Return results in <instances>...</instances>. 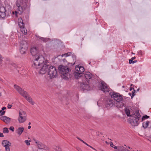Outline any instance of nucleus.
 Listing matches in <instances>:
<instances>
[{
  "label": "nucleus",
  "instance_id": "34",
  "mask_svg": "<svg viewBox=\"0 0 151 151\" xmlns=\"http://www.w3.org/2000/svg\"><path fill=\"white\" fill-rule=\"evenodd\" d=\"M5 112V111H2V110H0V115L1 116H2V115H4V114Z\"/></svg>",
  "mask_w": 151,
  "mask_h": 151
},
{
  "label": "nucleus",
  "instance_id": "11",
  "mask_svg": "<svg viewBox=\"0 0 151 151\" xmlns=\"http://www.w3.org/2000/svg\"><path fill=\"white\" fill-rule=\"evenodd\" d=\"M14 88L18 93L23 96L25 97L27 94V93L22 88L17 85H14Z\"/></svg>",
  "mask_w": 151,
  "mask_h": 151
},
{
  "label": "nucleus",
  "instance_id": "29",
  "mask_svg": "<svg viewBox=\"0 0 151 151\" xmlns=\"http://www.w3.org/2000/svg\"><path fill=\"white\" fill-rule=\"evenodd\" d=\"M54 149L55 151H62L61 149L58 146H56Z\"/></svg>",
  "mask_w": 151,
  "mask_h": 151
},
{
  "label": "nucleus",
  "instance_id": "30",
  "mask_svg": "<svg viewBox=\"0 0 151 151\" xmlns=\"http://www.w3.org/2000/svg\"><path fill=\"white\" fill-rule=\"evenodd\" d=\"M11 145H7L6 146H5V149L6 151H10V148L9 146Z\"/></svg>",
  "mask_w": 151,
  "mask_h": 151
},
{
  "label": "nucleus",
  "instance_id": "54",
  "mask_svg": "<svg viewBox=\"0 0 151 151\" xmlns=\"http://www.w3.org/2000/svg\"><path fill=\"white\" fill-rule=\"evenodd\" d=\"M129 95L130 96H131V93H129Z\"/></svg>",
  "mask_w": 151,
  "mask_h": 151
},
{
  "label": "nucleus",
  "instance_id": "38",
  "mask_svg": "<svg viewBox=\"0 0 151 151\" xmlns=\"http://www.w3.org/2000/svg\"><path fill=\"white\" fill-rule=\"evenodd\" d=\"M3 58L1 56V57H0V64L2 62V59Z\"/></svg>",
  "mask_w": 151,
  "mask_h": 151
},
{
  "label": "nucleus",
  "instance_id": "50",
  "mask_svg": "<svg viewBox=\"0 0 151 151\" xmlns=\"http://www.w3.org/2000/svg\"><path fill=\"white\" fill-rule=\"evenodd\" d=\"M113 148H114V149H116L117 148V147L116 146H114V147H113Z\"/></svg>",
  "mask_w": 151,
  "mask_h": 151
},
{
  "label": "nucleus",
  "instance_id": "13",
  "mask_svg": "<svg viewBox=\"0 0 151 151\" xmlns=\"http://www.w3.org/2000/svg\"><path fill=\"white\" fill-rule=\"evenodd\" d=\"M106 106L108 108L112 107L115 104V102L110 98H108L106 100Z\"/></svg>",
  "mask_w": 151,
  "mask_h": 151
},
{
  "label": "nucleus",
  "instance_id": "8",
  "mask_svg": "<svg viewBox=\"0 0 151 151\" xmlns=\"http://www.w3.org/2000/svg\"><path fill=\"white\" fill-rule=\"evenodd\" d=\"M58 70L59 72L61 74L67 78L66 76L68 75L69 71V69L68 66L62 65H60L58 68Z\"/></svg>",
  "mask_w": 151,
  "mask_h": 151
},
{
  "label": "nucleus",
  "instance_id": "37",
  "mask_svg": "<svg viewBox=\"0 0 151 151\" xmlns=\"http://www.w3.org/2000/svg\"><path fill=\"white\" fill-rule=\"evenodd\" d=\"M138 54L139 55H142V51L141 50H140L139 52H138Z\"/></svg>",
  "mask_w": 151,
  "mask_h": 151
},
{
  "label": "nucleus",
  "instance_id": "2",
  "mask_svg": "<svg viewBox=\"0 0 151 151\" xmlns=\"http://www.w3.org/2000/svg\"><path fill=\"white\" fill-rule=\"evenodd\" d=\"M130 107L126 108L125 110V113L127 116L131 117V121L130 123L131 124L134 126H137L139 123V120L141 116L139 111H137L132 115H130Z\"/></svg>",
  "mask_w": 151,
  "mask_h": 151
},
{
  "label": "nucleus",
  "instance_id": "7",
  "mask_svg": "<svg viewBox=\"0 0 151 151\" xmlns=\"http://www.w3.org/2000/svg\"><path fill=\"white\" fill-rule=\"evenodd\" d=\"M109 95L111 98L114 99V100L118 102L122 101L123 99L122 96L120 94L114 92H110Z\"/></svg>",
  "mask_w": 151,
  "mask_h": 151
},
{
  "label": "nucleus",
  "instance_id": "17",
  "mask_svg": "<svg viewBox=\"0 0 151 151\" xmlns=\"http://www.w3.org/2000/svg\"><path fill=\"white\" fill-rule=\"evenodd\" d=\"M76 70L82 74V73L84 72V68L83 66L77 65L76 66Z\"/></svg>",
  "mask_w": 151,
  "mask_h": 151
},
{
  "label": "nucleus",
  "instance_id": "46",
  "mask_svg": "<svg viewBox=\"0 0 151 151\" xmlns=\"http://www.w3.org/2000/svg\"><path fill=\"white\" fill-rule=\"evenodd\" d=\"M6 109V108L5 107H3L2 108V110H4L5 109Z\"/></svg>",
  "mask_w": 151,
  "mask_h": 151
},
{
  "label": "nucleus",
  "instance_id": "57",
  "mask_svg": "<svg viewBox=\"0 0 151 151\" xmlns=\"http://www.w3.org/2000/svg\"><path fill=\"white\" fill-rule=\"evenodd\" d=\"M106 142L107 144H109V143H108V142H107L106 141Z\"/></svg>",
  "mask_w": 151,
  "mask_h": 151
},
{
  "label": "nucleus",
  "instance_id": "26",
  "mask_svg": "<svg viewBox=\"0 0 151 151\" xmlns=\"http://www.w3.org/2000/svg\"><path fill=\"white\" fill-rule=\"evenodd\" d=\"M3 132L4 133H8L9 132V130H8V128L6 127H4L3 129Z\"/></svg>",
  "mask_w": 151,
  "mask_h": 151
},
{
  "label": "nucleus",
  "instance_id": "10",
  "mask_svg": "<svg viewBox=\"0 0 151 151\" xmlns=\"http://www.w3.org/2000/svg\"><path fill=\"white\" fill-rule=\"evenodd\" d=\"M18 25L20 28L21 32L24 35H26L27 34V30L24 27V24L21 18L18 20Z\"/></svg>",
  "mask_w": 151,
  "mask_h": 151
},
{
  "label": "nucleus",
  "instance_id": "25",
  "mask_svg": "<svg viewBox=\"0 0 151 151\" xmlns=\"http://www.w3.org/2000/svg\"><path fill=\"white\" fill-rule=\"evenodd\" d=\"M82 73H80L79 72H76L74 73L75 76L77 78H78V77H80L81 76H82L81 75Z\"/></svg>",
  "mask_w": 151,
  "mask_h": 151
},
{
  "label": "nucleus",
  "instance_id": "39",
  "mask_svg": "<svg viewBox=\"0 0 151 151\" xmlns=\"http://www.w3.org/2000/svg\"><path fill=\"white\" fill-rule=\"evenodd\" d=\"M12 104H9L8 105L7 107L8 109H10L12 107Z\"/></svg>",
  "mask_w": 151,
  "mask_h": 151
},
{
  "label": "nucleus",
  "instance_id": "31",
  "mask_svg": "<svg viewBox=\"0 0 151 151\" xmlns=\"http://www.w3.org/2000/svg\"><path fill=\"white\" fill-rule=\"evenodd\" d=\"M30 141H31V140H26L24 142L27 145H30V143H29Z\"/></svg>",
  "mask_w": 151,
  "mask_h": 151
},
{
  "label": "nucleus",
  "instance_id": "14",
  "mask_svg": "<svg viewBox=\"0 0 151 151\" xmlns=\"http://www.w3.org/2000/svg\"><path fill=\"white\" fill-rule=\"evenodd\" d=\"M34 141L36 143L39 149H47V146L41 142L34 139Z\"/></svg>",
  "mask_w": 151,
  "mask_h": 151
},
{
  "label": "nucleus",
  "instance_id": "32",
  "mask_svg": "<svg viewBox=\"0 0 151 151\" xmlns=\"http://www.w3.org/2000/svg\"><path fill=\"white\" fill-rule=\"evenodd\" d=\"M149 117V116L145 115L143 116L142 118V120L143 121V119H147Z\"/></svg>",
  "mask_w": 151,
  "mask_h": 151
},
{
  "label": "nucleus",
  "instance_id": "36",
  "mask_svg": "<svg viewBox=\"0 0 151 151\" xmlns=\"http://www.w3.org/2000/svg\"><path fill=\"white\" fill-rule=\"evenodd\" d=\"M9 129L10 130L12 131V132H14V128L12 126Z\"/></svg>",
  "mask_w": 151,
  "mask_h": 151
},
{
  "label": "nucleus",
  "instance_id": "22",
  "mask_svg": "<svg viewBox=\"0 0 151 151\" xmlns=\"http://www.w3.org/2000/svg\"><path fill=\"white\" fill-rule=\"evenodd\" d=\"M149 124H151V122L149 121H147L146 122H144L142 123V126L143 128L145 129L146 128L149 126Z\"/></svg>",
  "mask_w": 151,
  "mask_h": 151
},
{
  "label": "nucleus",
  "instance_id": "52",
  "mask_svg": "<svg viewBox=\"0 0 151 151\" xmlns=\"http://www.w3.org/2000/svg\"><path fill=\"white\" fill-rule=\"evenodd\" d=\"M63 61L64 62H65V61H66V60L65 59H63Z\"/></svg>",
  "mask_w": 151,
  "mask_h": 151
},
{
  "label": "nucleus",
  "instance_id": "24",
  "mask_svg": "<svg viewBox=\"0 0 151 151\" xmlns=\"http://www.w3.org/2000/svg\"><path fill=\"white\" fill-rule=\"evenodd\" d=\"M36 37H38L40 40H42L43 42H46L48 40V38H44L37 36H36Z\"/></svg>",
  "mask_w": 151,
  "mask_h": 151
},
{
  "label": "nucleus",
  "instance_id": "21",
  "mask_svg": "<svg viewBox=\"0 0 151 151\" xmlns=\"http://www.w3.org/2000/svg\"><path fill=\"white\" fill-rule=\"evenodd\" d=\"M2 145L4 146H6L7 145H11V143L8 140H3L1 143Z\"/></svg>",
  "mask_w": 151,
  "mask_h": 151
},
{
  "label": "nucleus",
  "instance_id": "55",
  "mask_svg": "<svg viewBox=\"0 0 151 151\" xmlns=\"http://www.w3.org/2000/svg\"><path fill=\"white\" fill-rule=\"evenodd\" d=\"M31 124V122H29V123L28 125H29Z\"/></svg>",
  "mask_w": 151,
  "mask_h": 151
},
{
  "label": "nucleus",
  "instance_id": "12",
  "mask_svg": "<svg viewBox=\"0 0 151 151\" xmlns=\"http://www.w3.org/2000/svg\"><path fill=\"white\" fill-rule=\"evenodd\" d=\"M50 65H47V62H45L42 66L40 68L39 71V73L41 74H45L46 72H48V70Z\"/></svg>",
  "mask_w": 151,
  "mask_h": 151
},
{
  "label": "nucleus",
  "instance_id": "45",
  "mask_svg": "<svg viewBox=\"0 0 151 151\" xmlns=\"http://www.w3.org/2000/svg\"><path fill=\"white\" fill-rule=\"evenodd\" d=\"M76 149L79 151H81V149L78 147H77Z\"/></svg>",
  "mask_w": 151,
  "mask_h": 151
},
{
  "label": "nucleus",
  "instance_id": "56",
  "mask_svg": "<svg viewBox=\"0 0 151 151\" xmlns=\"http://www.w3.org/2000/svg\"><path fill=\"white\" fill-rule=\"evenodd\" d=\"M132 89H134V88H131L130 90H131Z\"/></svg>",
  "mask_w": 151,
  "mask_h": 151
},
{
  "label": "nucleus",
  "instance_id": "18",
  "mask_svg": "<svg viewBox=\"0 0 151 151\" xmlns=\"http://www.w3.org/2000/svg\"><path fill=\"white\" fill-rule=\"evenodd\" d=\"M24 97L30 104L32 105L34 104V102L33 101L32 98L28 95V94Z\"/></svg>",
  "mask_w": 151,
  "mask_h": 151
},
{
  "label": "nucleus",
  "instance_id": "61",
  "mask_svg": "<svg viewBox=\"0 0 151 151\" xmlns=\"http://www.w3.org/2000/svg\"><path fill=\"white\" fill-rule=\"evenodd\" d=\"M1 55H0V57H1Z\"/></svg>",
  "mask_w": 151,
  "mask_h": 151
},
{
  "label": "nucleus",
  "instance_id": "28",
  "mask_svg": "<svg viewBox=\"0 0 151 151\" xmlns=\"http://www.w3.org/2000/svg\"><path fill=\"white\" fill-rule=\"evenodd\" d=\"M71 54V52H68L67 53L62 54V56L63 57V56H64L65 55L66 57H67V56H68L70 55Z\"/></svg>",
  "mask_w": 151,
  "mask_h": 151
},
{
  "label": "nucleus",
  "instance_id": "33",
  "mask_svg": "<svg viewBox=\"0 0 151 151\" xmlns=\"http://www.w3.org/2000/svg\"><path fill=\"white\" fill-rule=\"evenodd\" d=\"M135 90L133 89V90L132 91V95L131 96V99H132L133 97L135 95Z\"/></svg>",
  "mask_w": 151,
  "mask_h": 151
},
{
  "label": "nucleus",
  "instance_id": "27",
  "mask_svg": "<svg viewBox=\"0 0 151 151\" xmlns=\"http://www.w3.org/2000/svg\"><path fill=\"white\" fill-rule=\"evenodd\" d=\"M54 43L58 44H59L61 43V42L60 41L56 39H54Z\"/></svg>",
  "mask_w": 151,
  "mask_h": 151
},
{
  "label": "nucleus",
  "instance_id": "23",
  "mask_svg": "<svg viewBox=\"0 0 151 151\" xmlns=\"http://www.w3.org/2000/svg\"><path fill=\"white\" fill-rule=\"evenodd\" d=\"M19 116L24 117L27 118V114L26 112L22 110H20L19 112Z\"/></svg>",
  "mask_w": 151,
  "mask_h": 151
},
{
  "label": "nucleus",
  "instance_id": "42",
  "mask_svg": "<svg viewBox=\"0 0 151 151\" xmlns=\"http://www.w3.org/2000/svg\"><path fill=\"white\" fill-rule=\"evenodd\" d=\"M88 146L89 147H90V148H92L94 150H95L96 151L97 150L95 149L94 148H93V147H92V146H91L90 145H89V146Z\"/></svg>",
  "mask_w": 151,
  "mask_h": 151
},
{
  "label": "nucleus",
  "instance_id": "5",
  "mask_svg": "<svg viewBox=\"0 0 151 151\" xmlns=\"http://www.w3.org/2000/svg\"><path fill=\"white\" fill-rule=\"evenodd\" d=\"M47 73L50 79L55 78L58 75V72L56 68L52 65L49 66Z\"/></svg>",
  "mask_w": 151,
  "mask_h": 151
},
{
  "label": "nucleus",
  "instance_id": "4",
  "mask_svg": "<svg viewBox=\"0 0 151 151\" xmlns=\"http://www.w3.org/2000/svg\"><path fill=\"white\" fill-rule=\"evenodd\" d=\"M92 75L91 73L89 72H86L85 73L84 77L86 78L87 82L86 84L83 83L80 85L81 88L83 90H91V89L88 85L89 83L88 81L91 78Z\"/></svg>",
  "mask_w": 151,
  "mask_h": 151
},
{
  "label": "nucleus",
  "instance_id": "44",
  "mask_svg": "<svg viewBox=\"0 0 151 151\" xmlns=\"http://www.w3.org/2000/svg\"><path fill=\"white\" fill-rule=\"evenodd\" d=\"M77 138L79 140H80L82 142H83L84 141L82 139H81V138H80L79 137H77Z\"/></svg>",
  "mask_w": 151,
  "mask_h": 151
},
{
  "label": "nucleus",
  "instance_id": "48",
  "mask_svg": "<svg viewBox=\"0 0 151 151\" xmlns=\"http://www.w3.org/2000/svg\"><path fill=\"white\" fill-rule=\"evenodd\" d=\"M136 58L135 57H133L131 58V59L133 60L135 59Z\"/></svg>",
  "mask_w": 151,
  "mask_h": 151
},
{
  "label": "nucleus",
  "instance_id": "15",
  "mask_svg": "<svg viewBox=\"0 0 151 151\" xmlns=\"http://www.w3.org/2000/svg\"><path fill=\"white\" fill-rule=\"evenodd\" d=\"M5 8L3 7L0 8V19H2L6 16Z\"/></svg>",
  "mask_w": 151,
  "mask_h": 151
},
{
  "label": "nucleus",
  "instance_id": "43",
  "mask_svg": "<svg viewBox=\"0 0 151 151\" xmlns=\"http://www.w3.org/2000/svg\"><path fill=\"white\" fill-rule=\"evenodd\" d=\"M4 137V135L3 134V133L1 132H0V137Z\"/></svg>",
  "mask_w": 151,
  "mask_h": 151
},
{
  "label": "nucleus",
  "instance_id": "59",
  "mask_svg": "<svg viewBox=\"0 0 151 151\" xmlns=\"http://www.w3.org/2000/svg\"><path fill=\"white\" fill-rule=\"evenodd\" d=\"M1 96V93L0 92V96Z\"/></svg>",
  "mask_w": 151,
  "mask_h": 151
},
{
  "label": "nucleus",
  "instance_id": "9",
  "mask_svg": "<svg viewBox=\"0 0 151 151\" xmlns=\"http://www.w3.org/2000/svg\"><path fill=\"white\" fill-rule=\"evenodd\" d=\"M100 88L101 90L104 92H108L109 91V88L106 84L103 81L99 83Z\"/></svg>",
  "mask_w": 151,
  "mask_h": 151
},
{
  "label": "nucleus",
  "instance_id": "40",
  "mask_svg": "<svg viewBox=\"0 0 151 151\" xmlns=\"http://www.w3.org/2000/svg\"><path fill=\"white\" fill-rule=\"evenodd\" d=\"M133 60H132V59H129V63L130 64H131V63H133Z\"/></svg>",
  "mask_w": 151,
  "mask_h": 151
},
{
  "label": "nucleus",
  "instance_id": "53",
  "mask_svg": "<svg viewBox=\"0 0 151 151\" xmlns=\"http://www.w3.org/2000/svg\"><path fill=\"white\" fill-rule=\"evenodd\" d=\"M127 147L129 149H130V147H129V146H127Z\"/></svg>",
  "mask_w": 151,
  "mask_h": 151
},
{
  "label": "nucleus",
  "instance_id": "35",
  "mask_svg": "<svg viewBox=\"0 0 151 151\" xmlns=\"http://www.w3.org/2000/svg\"><path fill=\"white\" fill-rule=\"evenodd\" d=\"M72 58H73V60L76 61V56L75 55H72Z\"/></svg>",
  "mask_w": 151,
  "mask_h": 151
},
{
  "label": "nucleus",
  "instance_id": "58",
  "mask_svg": "<svg viewBox=\"0 0 151 151\" xmlns=\"http://www.w3.org/2000/svg\"><path fill=\"white\" fill-rule=\"evenodd\" d=\"M139 88H138V89H137V91H139Z\"/></svg>",
  "mask_w": 151,
  "mask_h": 151
},
{
  "label": "nucleus",
  "instance_id": "49",
  "mask_svg": "<svg viewBox=\"0 0 151 151\" xmlns=\"http://www.w3.org/2000/svg\"><path fill=\"white\" fill-rule=\"evenodd\" d=\"M137 62V60H135L134 61H133V63H136Z\"/></svg>",
  "mask_w": 151,
  "mask_h": 151
},
{
  "label": "nucleus",
  "instance_id": "1",
  "mask_svg": "<svg viewBox=\"0 0 151 151\" xmlns=\"http://www.w3.org/2000/svg\"><path fill=\"white\" fill-rule=\"evenodd\" d=\"M30 52L33 56L32 66L36 69L39 68L44 62V58L39 54L36 47H32L30 49Z\"/></svg>",
  "mask_w": 151,
  "mask_h": 151
},
{
  "label": "nucleus",
  "instance_id": "47",
  "mask_svg": "<svg viewBox=\"0 0 151 151\" xmlns=\"http://www.w3.org/2000/svg\"><path fill=\"white\" fill-rule=\"evenodd\" d=\"M83 143H84V144H85V145H86L87 146H89V145L87 144L86 143V142H85L84 141H83Z\"/></svg>",
  "mask_w": 151,
  "mask_h": 151
},
{
  "label": "nucleus",
  "instance_id": "16",
  "mask_svg": "<svg viewBox=\"0 0 151 151\" xmlns=\"http://www.w3.org/2000/svg\"><path fill=\"white\" fill-rule=\"evenodd\" d=\"M0 119L6 124H8L10 122L11 119L6 116H2L0 118Z\"/></svg>",
  "mask_w": 151,
  "mask_h": 151
},
{
  "label": "nucleus",
  "instance_id": "19",
  "mask_svg": "<svg viewBox=\"0 0 151 151\" xmlns=\"http://www.w3.org/2000/svg\"><path fill=\"white\" fill-rule=\"evenodd\" d=\"M27 118L21 116H19L18 120L19 123H22L24 122L26 120Z\"/></svg>",
  "mask_w": 151,
  "mask_h": 151
},
{
  "label": "nucleus",
  "instance_id": "51",
  "mask_svg": "<svg viewBox=\"0 0 151 151\" xmlns=\"http://www.w3.org/2000/svg\"><path fill=\"white\" fill-rule=\"evenodd\" d=\"M31 128V126L29 125V126L28 127V128L29 129H30Z\"/></svg>",
  "mask_w": 151,
  "mask_h": 151
},
{
  "label": "nucleus",
  "instance_id": "3",
  "mask_svg": "<svg viewBox=\"0 0 151 151\" xmlns=\"http://www.w3.org/2000/svg\"><path fill=\"white\" fill-rule=\"evenodd\" d=\"M27 1L26 0H17V6L19 14H22L26 9L27 6Z\"/></svg>",
  "mask_w": 151,
  "mask_h": 151
},
{
  "label": "nucleus",
  "instance_id": "20",
  "mask_svg": "<svg viewBox=\"0 0 151 151\" xmlns=\"http://www.w3.org/2000/svg\"><path fill=\"white\" fill-rule=\"evenodd\" d=\"M24 130V128L22 127H19L16 130V133L20 136L23 132Z\"/></svg>",
  "mask_w": 151,
  "mask_h": 151
},
{
  "label": "nucleus",
  "instance_id": "41",
  "mask_svg": "<svg viewBox=\"0 0 151 151\" xmlns=\"http://www.w3.org/2000/svg\"><path fill=\"white\" fill-rule=\"evenodd\" d=\"M110 146L112 147H114V145L113 144V143L112 142H111L109 143Z\"/></svg>",
  "mask_w": 151,
  "mask_h": 151
},
{
  "label": "nucleus",
  "instance_id": "6",
  "mask_svg": "<svg viewBox=\"0 0 151 151\" xmlns=\"http://www.w3.org/2000/svg\"><path fill=\"white\" fill-rule=\"evenodd\" d=\"M27 40H22L20 43V52L23 54L26 53L27 49Z\"/></svg>",
  "mask_w": 151,
  "mask_h": 151
},
{
  "label": "nucleus",
  "instance_id": "60",
  "mask_svg": "<svg viewBox=\"0 0 151 151\" xmlns=\"http://www.w3.org/2000/svg\"><path fill=\"white\" fill-rule=\"evenodd\" d=\"M122 87H123V88H124V86H122Z\"/></svg>",
  "mask_w": 151,
  "mask_h": 151
}]
</instances>
